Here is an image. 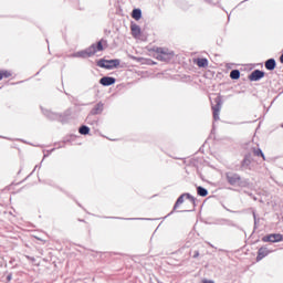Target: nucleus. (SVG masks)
<instances>
[{
    "label": "nucleus",
    "mask_w": 283,
    "mask_h": 283,
    "mask_svg": "<svg viewBox=\"0 0 283 283\" xmlns=\"http://www.w3.org/2000/svg\"><path fill=\"white\" fill-rule=\"evenodd\" d=\"M196 207V201L189 193L181 195L174 207L175 211H179L180 213H189L193 211V208Z\"/></svg>",
    "instance_id": "f257e3e1"
},
{
    "label": "nucleus",
    "mask_w": 283,
    "mask_h": 283,
    "mask_svg": "<svg viewBox=\"0 0 283 283\" xmlns=\"http://www.w3.org/2000/svg\"><path fill=\"white\" fill-rule=\"evenodd\" d=\"M96 52H103V41H99L97 45L93 44L88 49L75 53L74 56L87 59L90 56H94Z\"/></svg>",
    "instance_id": "f03ea898"
},
{
    "label": "nucleus",
    "mask_w": 283,
    "mask_h": 283,
    "mask_svg": "<svg viewBox=\"0 0 283 283\" xmlns=\"http://www.w3.org/2000/svg\"><path fill=\"white\" fill-rule=\"evenodd\" d=\"M156 59H158V61H171L174 53L168 49L159 48L156 51Z\"/></svg>",
    "instance_id": "7ed1b4c3"
},
{
    "label": "nucleus",
    "mask_w": 283,
    "mask_h": 283,
    "mask_svg": "<svg viewBox=\"0 0 283 283\" xmlns=\"http://www.w3.org/2000/svg\"><path fill=\"white\" fill-rule=\"evenodd\" d=\"M98 67H104L105 70H112V67H118L120 65L119 60H101L97 62Z\"/></svg>",
    "instance_id": "20e7f679"
},
{
    "label": "nucleus",
    "mask_w": 283,
    "mask_h": 283,
    "mask_svg": "<svg viewBox=\"0 0 283 283\" xmlns=\"http://www.w3.org/2000/svg\"><path fill=\"white\" fill-rule=\"evenodd\" d=\"M214 103H217V105L212 106L213 118L214 120H220V111L222 109V97H216Z\"/></svg>",
    "instance_id": "39448f33"
},
{
    "label": "nucleus",
    "mask_w": 283,
    "mask_h": 283,
    "mask_svg": "<svg viewBox=\"0 0 283 283\" xmlns=\"http://www.w3.org/2000/svg\"><path fill=\"white\" fill-rule=\"evenodd\" d=\"M262 242H283V235L280 233H271L266 234L262 238Z\"/></svg>",
    "instance_id": "423d86ee"
},
{
    "label": "nucleus",
    "mask_w": 283,
    "mask_h": 283,
    "mask_svg": "<svg viewBox=\"0 0 283 283\" xmlns=\"http://www.w3.org/2000/svg\"><path fill=\"white\" fill-rule=\"evenodd\" d=\"M227 180L229 185H240V177L235 174L228 172Z\"/></svg>",
    "instance_id": "0eeeda50"
},
{
    "label": "nucleus",
    "mask_w": 283,
    "mask_h": 283,
    "mask_svg": "<svg viewBox=\"0 0 283 283\" xmlns=\"http://www.w3.org/2000/svg\"><path fill=\"white\" fill-rule=\"evenodd\" d=\"M269 253H271V251H269L268 248H264V247L260 248L256 255V262H260V260H264V258H266Z\"/></svg>",
    "instance_id": "6e6552de"
},
{
    "label": "nucleus",
    "mask_w": 283,
    "mask_h": 283,
    "mask_svg": "<svg viewBox=\"0 0 283 283\" xmlns=\"http://www.w3.org/2000/svg\"><path fill=\"white\" fill-rule=\"evenodd\" d=\"M260 78H264V72L260 70H255L250 75V81H260Z\"/></svg>",
    "instance_id": "1a4fd4ad"
},
{
    "label": "nucleus",
    "mask_w": 283,
    "mask_h": 283,
    "mask_svg": "<svg viewBox=\"0 0 283 283\" xmlns=\"http://www.w3.org/2000/svg\"><path fill=\"white\" fill-rule=\"evenodd\" d=\"M99 83L101 85H104L105 87H107L109 85H114V83H116V78L105 76L99 80Z\"/></svg>",
    "instance_id": "9d476101"
},
{
    "label": "nucleus",
    "mask_w": 283,
    "mask_h": 283,
    "mask_svg": "<svg viewBox=\"0 0 283 283\" xmlns=\"http://www.w3.org/2000/svg\"><path fill=\"white\" fill-rule=\"evenodd\" d=\"M130 30H132V34H133V36H135V39L140 36V27H138V24H132Z\"/></svg>",
    "instance_id": "9b49d317"
},
{
    "label": "nucleus",
    "mask_w": 283,
    "mask_h": 283,
    "mask_svg": "<svg viewBox=\"0 0 283 283\" xmlns=\"http://www.w3.org/2000/svg\"><path fill=\"white\" fill-rule=\"evenodd\" d=\"M132 17L133 19H135V21H139L140 17H143V12L140 11V9H134Z\"/></svg>",
    "instance_id": "f8f14e48"
},
{
    "label": "nucleus",
    "mask_w": 283,
    "mask_h": 283,
    "mask_svg": "<svg viewBox=\"0 0 283 283\" xmlns=\"http://www.w3.org/2000/svg\"><path fill=\"white\" fill-rule=\"evenodd\" d=\"M265 67L266 70H275V60L274 59H270L265 62Z\"/></svg>",
    "instance_id": "ddd939ff"
},
{
    "label": "nucleus",
    "mask_w": 283,
    "mask_h": 283,
    "mask_svg": "<svg viewBox=\"0 0 283 283\" xmlns=\"http://www.w3.org/2000/svg\"><path fill=\"white\" fill-rule=\"evenodd\" d=\"M197 65L198 67H207L209 65V61L207 59H198Z\"/></svg>",
    "instance_id": "4468645a"
},
{
    "label": "nucleus",
    "mask_w": 283,
    "mask_h": 283,
    "mask_svg": "<svg viewBox=\"0 0 283 283\" xmlns=\"http://www.w3.org/2000/svg\"><path fill=\"white\" fill-rule=\"evenodd\" d=\"M198 196H201L202 198L209 196V191L202 187L197 188Z\"/></svg>",
    "instance_id": "2eb2a0df"
},
{
    "label": "nucleus",
    "mask_w": 283,
    "mask_h": 283,
    "mask_svg": "<svg viewBox=\"0 0 283 283\" xmlns=\"http://www.w3.org/2000/svg\"><path fill=\"white\" fill-rule=\"evenodd\" d=\"M230 77L233 78V80L240 78V71H238V70L231 71Z\"/></svg>",
    "instance_id": "dca6fc26"
},
{
    "label": "nucleus",
    "mask_w": 283,
    "mask_h": 283,
    "mask_svg": "<svg viewBox=\"0 0 283 283\" xmlns=\"http://www.w3.org/2000/svg\"><path fill=\"white\" fill-rule=\"evenodd\" d=\"M101 112H103V104L99 103L93 109V114H101Z\"/></svg>",
    "instance_id": "f3484780"
},
{
    "label": "nucleus",
    "mask_w": 283,
    "mask_h": 283,
    "mask_svg": "<svg viewBox=\"0 0 283 283\" xmlns=\"http://www.w3.org/2000/svg\"><path fill=\"white\" fill-rule=\"evenodd\" d=\"M80 134H82L83 136L90 134V127H87V126H82V127L80 128Z\"/></svg>",
    "instance_id": "a211bd4d"
},
{
    "label": "nucleus",
    "mask_w": 283,
    "mask_h": 283,
    "mask_svg": "<svg viewBox=\"0 0 283 283\" xmlns=\"http://www.w3.org/2000/svg\"><path fill=\"white\" fill-rule=\"evenodd\" d=\"M10 76H11V74L8 71L0 72V81L3 80V78H8Z\"/></svg>",
    "instance_id": "6ab92c4d"
},
{
    "label": "nucleus",
    "mask_w": 283,
    "mask_h": 283,
    "mask_svg": "<svg viewBox=\"0 0 283 283\" xmlns=\"http://www.w3.org/2000/svg\"><path fill=\"white\" fill-rule=\"evenodd\" d=\"M191 253H192V258H193V259L200 258V251H198V250H195L193 252L190 251L189 254L191 255Z\"/></svg>",
    "instance_id": "aec40b11"
},
{
    "label": "nucleus",
    "mask_w": 283,
    "mask_h": 283,
    "mask_svg": "<svg viewBox=\"0 0 283 283\" xmlns=\"http://www.w3.org/2000/svg\"><path fill=\"white\" fill-rule=\"evenodd\" d=\"M253 218H254V228L258 227V214L253 213Z\"/></svg>",
    "instance_id": "412c9836"
},
{
    "label": "nucleus",
    "mask_w": 283,
    "mask_h": 283,
    "mask_svg": "<svg viewBox=\"0 0 283 283\" xmlns=\"http://www.w3.org/2000/svg\"><path fill=\"white\" fill-rule=\"evenodd\" d=\"M7 282H12V273H9V274L7 275Z\"/></svg>",
    "instance_id": "4be33fe9"
},
{
    "label": "nucleus",
    "mask_w": 283,
    "mask_h": 283,
    "mask_svg": "<svg viewBox=\"0 0 283 283\" xmlns=\"http://www.w3.org/2000/svg\"><path fill=\"white\" fill-rule=\"evenodd\" d=\"M255 154H256V156H262V158L264 160V154L262 153V150H258Z\"/></svg>",
    "instance_id": "5701e85b"
},
{
    "label": "nucleus",
    "mask_w": 283,
    "mask_h": 283,
    "mask_svg": "<svg viewBox=\"0 0 283 283\" xmlns=\"http://www.w3.org/2000/svg\"><path fill=\"white\" fill-rule=\"evenodd\" d=\"M202 283H216L213 280H207V279H203L202 280Z\"/></svg>",
    "instance_id": "b1692460"
},
{
    "label": "nucleus",
    "mask_w": 283,
    "mask_h": 283,
    "mask_svg": "<svg viewBox=\"0 0 283 283\" xmlns=\"http://www.w3.org/2000/svg\"><path fill=\"white\" fill-rule=\"evenodd\" d=\"M27 258H28V260H31V262L35 261L34 256H27Z\"/></svg>",
    "instance_id": "393cba45"
},
{
    "label": "nucleus",
    "mask_w": 283,
    "mask_h": 283,
    "mask_svg": "<svg viewBox=\"0 0 283 283\" xmlns=\"http://www.w3.org/2000/svg\"><path fill=\"white\" fill-rule=\"evenodd\" d=\"M280 61H281V63H283V54L281 55Z\"/></svg>",
    "instance_id": "a878e982"
},
{
    "label": "nucleus",
    "mask_w": 283,
    "mask_h": 283,
    "mask_svg": "<svg viewBox=\"0 0 283 283\" xmlns=\"http://www.w3.org/2000/svg\"><path fill=\"white\" fill-rule=\"evenodd\" d=\"M208 244H209V247H211V248L213 249V244H211V243H209V242H208Z\"/></svg>",
    "instance_id": "bb28decb"
}]
</instances>
